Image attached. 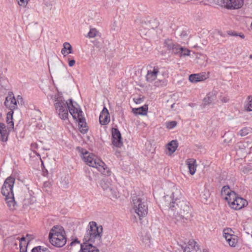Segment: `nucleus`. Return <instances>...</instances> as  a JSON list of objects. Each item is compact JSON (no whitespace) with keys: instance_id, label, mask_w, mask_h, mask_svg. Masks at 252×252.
Masks as SVG:
<instances>
[{"instance_id":"nucleus-1","label":"nucleus","mask_w":252,"mask_h":252,"mask_svg":"<svg viewBox=\"0 0 252 252\" xmlns=\"http://www.w3.org/2000/svg\"><path fill=\"white\" fill-rule=\"evenodd\" d=\"M103 227L95 221H90L86 227L83 243L78 252H99L97 247L102 243Z\"/></svg>"},{"instance_id":"nucleus-2","label":"nucleus","mask_w":252,"mask_h":252,"mask_svg":"<svg viewBox=\"0 0 252 252\" xmlns=\"http://www.w3.org/2000/svg\"><path fill=\"white\" fill-rule=\"evenodd\" d=\"M49 241L56 247L61 248L66 243L65 232L63 227L60 225L54 226L49 234Z\"/></svg>"},{"instance_id":"nucleus-3","label":"nucleus","mask_w":252,"mask_h":252,"mask_svg":"<svg viewBox=\"0 0 252 252\" xmlns=\"http://www.w3.org/2000/svg\"><path fill=\"white\" fill-rule=\"evenodd\" d=\"M83 159L87 165L96 168L103 175L107 176L110 175L111 171L105 163L94 154L87 152L84 155Z\"/></svg>"},{"instance_id":"nucleus-4","label":"nucleus","mask_w":252,"mask_h":252,"mask_svg":"<svg viewBox=\"0 0 252 252\" xmlns=\"http://www.w3.org/2000/svg\"><path fill=\"white\" fill-rule=\"evenodd\" d=\"M177 209L174 208L173 216L177 221L185 223L190 216V208L189 203L184 200H180L175 205Z\"/></svg>"},{"instance_id":"nucleus-5","label":"nucleus","mask_w":252,"mask_h":252,"mask_svg":"<svg viewBox=\"0 0 252 252\" xmlns=\"http://www.w3.org/2000/svg\"><path fill=\"white\" fill-rule=\"evenodd\" d=\"M54 106L57 113L62 120H67L68 117V100L65 101L62 97H58L55 100Z\"/></svg>"},{"instance_id":"nucleus-6","label":"nucleus","mask_w":252,"mask_h":252,"mask_svg":"<svg viewBox=\"0 0 252 252\" xmlns=\"http://www.w3.org/2000/svg\"><path fill=\"white\" fill-rule=\"evenodd\" d=\"M133 210L138 216L139 219L145 217L148 213V205L144 199L137 196L132 198Z\"/></svg>"},{"instance_id":"nucleus-7","label":"nucleus","mask_w":252,"mask_h":252,"mask_svg":"<svg viewBox=\"0 0 252 252\" xmlns=\"http://www.w3.org/2000/svg\"><path fill=\"white\" fill-rule=\"evenodd\" d=\"M217 4L227 9H237L241 8L244 4L243 0H213Z\"/></svg>"},{"instance_id":"nucleus-8","label":"nucleus","mask_w":252,"mask_h":252,"mask_svg":"<svg viewBox=\"0 0 252 252\" xmlns=\"http://www.w3.org/2000/svg\"><path fill=\"white\" fill-rule=\"evenodd\" d=\"M15 178L10 176L7 178L1 188V193L5 197L14 194L13 188L15 183Z\"/></svg>"},{"instance_id":"nucleus-9","label":"nucleus","mask_w":252,"mask_h":252,"mask_svg":"<svg viewBox=\"0 0 252 252\" xmlns=\"http://www.w3.org/2000/svg\"><path fill=\"white\" fill-rule=\"evenodd\" d=\"M172 194L171 197L172 198V202L169 204V210L171 211H173L175 208L177 209L175 205L179 201L181 200L182 197V193L181 189L179 187L176 185H173L171 189Z\"/></svg>"},{"instance_id":"nucleus-10","label":"nucleus","mask_w":252,"mask_h":252,"mask_svg":"<svg viewBox=\"0 0 252 252\" xmlns=\"http://www.w3.org/2000/svg\"><path fill=\"white\" fill-rule=\"evenodd\" d=\"M68 101H69L68 106L69 112L73 118L77 121L83 117V112L78 104L76 102H73L72 99H69Z\"/></svg>"},{"instance_id":"nucleus-11","label":"nucleus","mask_w":252,"mask_h":252,"mask_svg":"<svg viewBox=\"0 0 252 252\" xmlns=\"http://www.w3.org/2000/svg\"><path fill=\"white\" fill-rule=\"evenodd\" d=\"M232 231L230 228L224 229L223 231V236L230 247H235L237 244L238 239L237 236L231 234Z\"/></svg>"},{"instance_id":"nucleus-12","label":"nucleus","mask_w":252,"mask_h":252,"mask_svg":"<svg viewBox=\"0 0 252 252\" xmlns=\"http://www.w3.org/2000/svg\"><path fill=\"white\" fill-rule=\"evenodd\" d=\"M112 143L114 146L119 148L123 145L121 134L116 128H112Z\"/></svg>"},{"instance_id":"nucleus-13","label":"nucleus","mask_w":252,"mask_h":252,"mask_svg":"<svg viewBox=\"0 0 252 252\" xmlns=\"http://www.w3.org/2000/svg\"><path fill=\"white\" fill-rule=\"evenodd\" d=\"M4 105L10 111H13L17 108V100L15 98L14 94L12 92H9L8 95L5 98Z\"/></svg>"},{"instance_id":"nucleus-14","label":"nucleus","mask_w":252,"mask_h":252,"mask_svg":"<svg viewBox=\"0 0 252 252\" xmlns=\"http://www.w3.org/2000/svg\"><path fill=\"white\" fill-rule=\"evenodd\" d=\"M100 186L102 189L107 192H110L113 197H117L116 192L108 179L106 178L102 179L100 182Z\"/></svg>"},{"instance_id":"nucleus-15","label":"nucleus","mask_w":252,"mask_h":252,"mask_svg":"<svg viewBox=\"0 0 252 252\" xmlns=\"http://www.w3.org/2000/svg\"><path fill=\"white\" fill-rule=\"evenodd\" d=\"M179 44L174 43L170 39H166L163 42V47L165 48L169 52L176 55L178 52L177 50Z\"/></svg>"},{"instance_id":"nucleus-16","label":"nucleus","mask_w":252,"mask_h":252,"mask_svg":"<svg viewBox=\"0 0 252 252\" xmlns=\"http://www.w3.org/2000/svg\"><path fill=\"white\" fill-rule=\"evenodd\" d=\"M248 204L247 201L243 198L237 196V197L231 202L230 206L235 209L239 210Z\"/></svg>"},{"instance_id":"nucleus-17","label":"nucleus","mask_w":252,"mask_h":252,"mask_svg":"<svg viewBox=\"0 0 252 252\" xmlns=\"http://www.w3.org/2000/svg\"><path fill=\"white\" fill-rule=\"evenodd\" d=\"M159 72V68L158 66H155L153 67V70H148L146 75V81L148 82H152L155 81L156 79Z\"/></svg>"},{"instance_id":"nucleus-18","label":"nucleus","mask_w":252,"mask_h":252,"mask_svg":"<svg viewBox=\"0 0 252 252\" xmlns=\"http://www.w3.org/2000/svg\"><path fill=\"white\" fill-rule=\"evenodd\" d=\"M99 123L101 125H106L110 122L109 113L108 109L104 107L99 115Z\"/></svg>"},{"instance_id":"nucleus-19","label":"nucleus","mask_w":252,"mask_h":252,"mask_svg":"<svg viewBox=\"0 0 252 252\" xmlns=\"http://www.w3.org/2000/svg\"><path fill=\"white\" fill-rule=\"evenodd\" d=\"M9 133L4 123H0V141L5 142L8 140Z\"/></svg>"},{"instance_id":"nucleus-20","label":"nucleus","mask_w":252,"mask_h":252,"mask_svg":"<svg viewBox=\"0 0 252 252\" xmlns=\"http://www.w3.org/2000/svg\"><path fill=\"white\" fill-rule=\"evenodd\" d=\"M186 164L188 165L189 173L193 175L196 170V160L193 158H189L186 161Z\"/></svg>"},{"instance_id":"nucleus-21","label":"nucleus","mask_w":252,"mask_h":252,"mask_svg":"<svg viewBox=\"0 0 252 252\" xmlns=\"http://www.w3.org/2000/svg\"><path fill=\"white\" fill-rule=\"evenodd\" d=\"M5 200L7 206L10 210L13 211L16 209L17 203L15 200L14 194L12 195V196H9L5 197Z\"/></svg>"},{"instance_id":"nucleus-22","label":"nucleus","mask_w":252,"mask_h":252,"mask_svg":"<svg viewBox=\"0 0 252 252\" xmlns=\"http://www.w3.org/2000/svg\"><path fill=\"white\" fill-rule=\"evenodd\" d=\"M206 79L205 75L203 74H192L189 76V80L191 82L195 83L203 81Z\"/></svg>"},{"instance_id":"nucleus-23","label":"nucleus","mask_w":252,"mask_h":252,"mask_svg":"<svg viewBox=\"0 0 252 252\" xmlns=\"http://www.w3.org/2000/svg\"><path fill=\"white\" fill-rule=\"evenodd\" d=\"M196 242L194 240H190L188 245L184 249V252H194L198 249L197 246H196Z\"/></svg>"},{"instance_id":"nucleus-24","label":"nucleus","mask_w":252,"mask_h":252,"mask_svg":"<svg viewBox=\"0 0 252 252\" xmlns=\"http://www.w3.org/2000/svg\"><path fill=\"white\" fill-rule=\"evenodd\" d=\"M216 99V94L213 92L208 93L203 99L204 105L211 104Z\"/></svg>"},{"instance_id":"nucleus-25","label":"nucleus","mask_w":252,"mask_h":252,"mask_svg":"<svg viewBox=\"0 0 252 252\" xmlns=\"http://www.w3.org/2000/svg\"><path fill=\"white\" fill-rule=\"evenodd\" d=\"M178 146V143L176 140H173L167 144L166 145V148L168 149L170 155H172L175 152Z\"/></svg>"},{"instance_id":"nucleus-26","label":"nucleus","mask_w":252,"mask_h":252,"mask_svg":"<svg viewBox=\"0 0 252 252\" xmlns=\"http://www.w3.org/2000/svg\"><path fill=\"white\" fill-rule=\"evenodd\" d=\"M77 121L78 122V125L79 126L80 132L83 134L86 133L88 131V128L84 117H83L81 118H80L77 120Z\"/></svg>"},{"instance_id":"nucleus-27","label":"nucleus","mask_w":252,"mask_h":252,"mask_svg":"<svg viewBox=\"0 0 252 252\" xmlns=\"http://www.w3.org/2000/svg\"><path fill=\"white\" fill-rule=\"evenodd\" d=\"M13 111H10L7 113L6 116V123L8 125L7 129H13L14 128V122L13 119Z\"/></svg>"},{"instance_id":"nucleus-28","label":"nucleus","mask_w":252,"mask_h":252,"mask_svg":"<svg viewBox=\"0 0 252 252\" xmlns=\"http://www.w3.org/2000/svg\"><path fill=\"white\" fill-rule=\"evenodd\" d=\"M63 46V47L61 50V53L64 56L72 53V46L69 43L64 42Z\"/></svg>"},{"instance_id":"nucleus-29","label":"nucleus","mask_w":252,"mask_h":252,"mask_svg":"<svg viewBox=\"0 0 252 252\" xmlns=\"http://www.w3.org/2000/svg\"><path fill=\"white\" fill-rule=\"evenodd\" d=\"M177 52L178 53L176 54V55L181 57L182 56H189L190 51L187 48L183 47L180 45H179Z\"/></svg>"},{"instance_id":"nucleus-30","label":"nucleus","mask_w":252,"mask_h":252,"mask_svg":"<svg viewBox=\"0 0 252 252\" xmlns=\"http://www.w3.org/2000/svg\"><path fill=\"white\" fill-rule=\"evenodd\" d=\"M148 111V106L145 105L138 108L133 109V112L136 115H145Z\"/></svg>"},{"instance_id":"nucleus-31","label":"nucleus","mask_w":252,"mask_h":252,"mask_svg":"<svg viewBox=\"0 0 252 252\" xmlns=\"http://www.w3.org/2000/svg\"><path fill=\"white\" fill-rule=\"evenodd\" d=\"M141 240L146 246L151 245V237L149 233H145L141 236Z\"/></svg>"},{"instance_id":"nucleus-32","label":"nucleus","mask_w":252,"mask_h":252,"mask_svg":"<svg viewBox=\"0 0 252 252\" xmlns=\"http://www.w3.org/2000/svg\"><path fill=\"white\" fill-rule=\"evenodd\" d=\"M237 194L234 191H231L230 193L228 194L225 197V199L227 200L229 206L231 204V202H233V200L237 197Z\"/></svg>"},{"instance_id":"nucleus-33","label":"nucleus","mask_w":252,"mask_h":252,"mask_svg":"<svg viewBox=\"0 0 252 252\" xmlns=\"http://www.w3.org/2000/svg\"><path fill=\"white\" fill-rule=\"evenodd\" d=\"M251 132V129L250 127H245L239 131V134L241 136H245L248 135Z\"/></svg>"},{"instance_id":"nucleus-34","label":"nucleus","mask_w":252,"mask_h":252,"mask_svg":"<svg viewBox=\"0 0 252 252\" xmlns=\"http://www.w3.org/2000/svg\"><path fill=\"white\" fill-rule=\"evenodd\" d=\"M177 122L175 121L166 122L165 123L166 128H167L169 129H171L174 128L177 126Z\"/></svg>"},{"instance_id":"nucleus-35","label":"nucleus","mask_w":252,"mask_h":252,"mask_svg":"<svg viewBox=\"0 0 252 252\" xmlns=\"http://www.w3.org/2000/svg\"><path fill=\"white\" fill-rule=\"evenodd\" d=\"M45 251L48 252V249L40 246L33 248L32 250V252H44Z\"/></svg>"},{"instance_id":"nucleus-36","label":"nucleus","mask_w":252,"mask_h":252,"mask_svg":"<svg viewBox=\"0 0 252 252\" xmlns=\"http://www.w3.org/2000/svg\"><path fill=\"white\" fill-rule=\"evenodd\" d=\"M248 101L246 106V109L248 111H252V96H249L248 97Z\"/></svg>"},{"instance_id":"nucleus-37","label":"nucleus","mask_w":252,"mask_h":252,"mask_svg":"<svg viewBox=\"0 0 252 252\" xmlns=\"http://www.w3.org/2000/svg\"><path fill=\"white\" fill-rule=\"evenodd\" d=\"M228 35L232 36H240L241 38H244L245 35L243 34L238 33L236 32L232 31H229L227 32Z\"/></svg>"},{"instance_id":"nucleus-38","label":"nucleus","mask_w":252,"mask_h":252,"mask_svg":"<svg viewBox=\"0 0 252 252\" xmlns=\"http://www.w3.org/2000/svg\"><path fill=\"white\" fill-rule=\"evenodd\" d=\"M231 192V191L230 190V189L228 186H225L222 188L221 193L222 195L225 194L227 195Z\"/></svg>"},{"instance_id":"nucleus-39","label":"nucleus","mask_w":252,"mask_h":252,"mask_svg":"<svg viewBox=\"0 0 252 252\" xmlns=\"http://www.w3.org/2000/svg\"><path fill=\"white\" fill-rule=\"evenodd\" d=\"M96 35V31L95 29H90L89 32L88 33V37L89 38H94Z\"/></svg>"},{"instance_id":"nucleus-40","label":"nucleus","mask_w":252,"mask_h":252,"mask_svg":"<svg viewBox=\"0 0 252 252\" xmlns=\"http://www.w3.org/2000/svg\"><path fill=\"white\" fill-rule=\"evenodd\" d=\"M38 148V144L36 143H32L31 145V149L37 156L40 157V155L37 153L35 150Z\"/></svg>"},{"instance_id":"nucleus-41","label":"nucleus","mask_w":252,"mask_h":252,"mask_svg":"<svg viewBox=\"0 0 252 252\" xmlns=\"http://www.w3.org/2000/svg\"><path fill=\"white\" fill-rule=\"evenodd\" d=\"M27 2V0H19L18 1V3L20 6H26Z\"/></svg>"},{"instance_id":"nucleus-42","label":"nucleus","mask_w":252,"mask_h":252,"mask_svg":"<svg viewBox=\"0 0 252 252\" xmlns=\"http://www.w3.org/2000/svg\"><path fill=\"white\" fill-rule=\"evenodd\" d=\"M75 63V61L74 59L70 60L68 59V65L69 66L72 67L74 65Z\"/></svg>"},{"instance_id":"nucleus-43","label":"nucleus","mask_w":252,"mask_h":252,"mask_svg":"<svg viewBox=\"0 0 252 252\" xmlns=\"http://www.w3.org/2000/svg\"><path fill=\"white\" fill-rule=\"evenodd\" d=\"M17 100L18 102H19V101H23V98L20 95H18L17 96Z\"/></svg>"},{"instance_id":"nucleus-44","label":"nucleus","mask_w":252,"mask_h":252,"mask_svg":"<svg viewBox=\"0 0 252 252\" xmlns=\"http://www.w3.org/2000/svg\"><path fill=\"white\" fill-rule=\"evenodd\" d=\"M79 243V242L77 240V239H76L74 241H73L71 243H70V245H72L73 243Z\"/></svg>"},{"instance_id":"nucleus-45","label":"nucleus","mask_w":252,"mask_h":252,"mask_svg":"<svg viewBox=\"0 0 252 252\" xmlns=\"http://www.w3.org/2000/svg\"><path fill=\"white\" fill-rule=\"evenodd\" d=\"M26 252V250L25 251L24 250V249H22L21 247L20 248V252Z\"/></svg>"},{"instance_id":"nucleus-46","label":"nucleus","mask_w":252,"mask_h":252,"mask_svg":"<svg viewBox=\"0 0 252 252\" xmlns=\"http://www.w3.org/2000/svg\"><path fill=\"white\" fill-rule=\"evenodd\" d=\"M174 105H175V103H173V104H172L171 105V108L172 109L174 108Z\"/></svg>"},{"instance_id":"nucleus-47","label":"nucleus","mask_w":252,"mask_h":252,"mask_svg":"<svg viewBox=\"0 0 252 252\" xmlns=\"http://www.w3.org/2000/svg\"><path fill=\"white\" fill-rule=\"evenodd\" d=\"M25 240V237H22V238H21V241H23V240Z\"/></svg>"},{"instance_id":"nucleus-48","label":"nucleus","mask_w":252,"mask_h":252,"mask_svg":"<svg viewBox=\"0 0 252 252\" xmlns=\"http://www.w3.org/2000/svg\"><path fill=\"white\" fill-rule=\"evenodd\" d=\"M250 58L252 59V55H251L250 56Z\"/></svg>"},{"instance_id":"nucleus-49","label":"nucleus","mask_w":252,"mask_h":252,"mask_svg":"<svg viewBox=\"0 0 252 252\" xmlns=\"http://www.w3.org/2000/svg\"><path fill=\"white\" fill-rule=\"evenodd\" d=\"M42 164L43 165V162L41 160Z\"/></svg>"},{"instance_id":"nucleus-50","label":"nucleus","mask_w":252,"mask_h":252,"mask_svg":"<svg viewBox=\"0 0 252 252\" xmlns=\"http://www.w3.org/2000/svg\"><path fill=\"white\" fill-rule=\"evenodd\" d=\"M223 101L224 102H226V101H225V99H224V100H223Z\"/></svg>"}]
</instances>
